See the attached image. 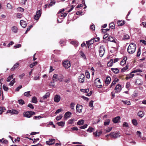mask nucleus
I'll return each mask as SVG.
<instances>
[{
    "label": "nucleus",
    "mask_w": 146,
    "mask_h": 146,
    "mask_svg": "<svg viewBox=\"0 0 146 146\" xmlns=\"http://www.w3.org/2000/svg\"><path fill=\"white\" fill-rule=\"evenodd\" d=\"M136 48V45L135 44L131 43L128 47L127 52L130 54H132L135 52Z\"/></svg>",
    "instance_id": "f257e3e1"
},
{
    "label": "nucleus",
    "mask_w": 146,
    "mask_h": 146,
    "mask_svg": "<svg viewBox=\"0 0 146 146\" xmlns=\"http://www.w3.org/2000/svg\"><path fill=\"white\" fill-rule=\"evenodd\" d=\"M64 11V9L62 10H60L58 13V19L57 21L59 23H61L63 21L64 18V13H63Z\"/></svg>",
    "instance_id": "f03ea898"
},
{
    "label": "nucleus",
    "mask_w": 146,
    "mask_h": 146,
    "mask_svg": "<svg viewBox=\"0 0 146 146\" xmlns=\"http://www.w3.org/2000/svg\"><path fill=\"white\" fill-rule=\"evenodd\" d=\"M35 114V113L32 111H28L24 112L23 114V116L24 117L30 118L32 117V115Z\"/></svg>",
    "instance_id": "7ed1b4c3"
},
{
    "label": "nucleus",
    "mask_w": 146,
    "mask_h": 146,
    "mask_svg": "<svg viewBox=\"0 0 146 146\" xmlns=\"http://www.w3.org/2000/svg\"><path fill=\"white\" fill-rule=\"evenodd\" d=\"M119 133H114V132H112L108 135H106V136L107 137L110 135V137L113 138H116L120 136L119 135Z\"/></svg>",
    "instance_id": "20e7f679"
},
{
    "label": "nucleus",
    "mask_w": 146,
    "mask_h": 146,
    "mask_svg": "<svg viewBox=\"0 0 146 146\" xmlns=\"http://www.w3.org/2000/svg\"><path fill=\"white\" fill-rule=\"evenodd\" d=\"M42 13L41 10H39L36 12V14L35 15L34 19L36 20H38L41 15Z\"/></svg>",
    "instance_id": "39448f33"
},
{
    "label": "nucleus",
    "mask_w": 146,
    "mask_h": 146,
    "mask_svg": "<svg viewBox=\"0 0 146 146\" xmlns=\"http://www.w3.org/2000/svg\"><path fill=\"white\" fill-rule=\"evenodd\" d=\"M105 49L104 47L102 46H100L99 50V53L100 56L101 57L103 56L105 53Z\"/></svg>",
    "instance_id": "423d86ee"
},
{
    "label": "nucleus",
    "mask_w": 146,
    "mask_h": 146,
    "mask_svg": "<svg viewBox=\"0 0 146 146\" xmlns=\"http://www.w3.org/2000/svg\"><path fill=\"white\" fill-rule=\"evenodd\" d=\"M95 84L96 86L98 88H100L102 87L101 84L100 80L98 78H97L95 80Z\"/></svg>",
    "instance_id": "0eeeda50"
},
{
    "label": "nucleus",
    "mask_w": 146,
    "mask_h": 146,
    "mask_svg": "<svg viewBox=\"0 0 146 146\" xmlns=\"http://www.w3.org/2000/svg\"><path fill=\"white\" fill-rule=\"evenodd\" d=\"M85 76L84 74H81L78 77V81L81 83H82L84 82L85 80Z\"/></svg>",
    "instance_id": "6e6552de"
},
{
    "label": "nucleus",
    "mask_w": 146,
    "mask_h": 146,
    "mask_svg": "<svg viewBox=\"0 0 146 146\" xmlns=\"http://www.w3.org/2000/svg\"><path fill=\"white\" fill-rule=\"evenodd\" d=\"M72 115V113L70 111H67L64 114V120L70 118Z\"/></svg>",
    "instance_id": "1a4fd4ad"
},
{
    "label": "nucleus",
    "mask_w": 146,
    "mask_h": 146,
    "mask_svg": "<svg viewBox=\"0 0 146 146\" xmlns=\"http://www.w3.org/2000/svg\"><path fill=\"white\" fill-rule=\"evenodd\" d=\"M76 112L77 113H80L82 112V106L79 104H77L76 107Z\"/></svg>",
    "instance_id": "9d476101"
},
{
    "label": "nucleus",
    "mask_w": 146,
    "mask_h": 146,
    "mask_svg": "<svg viewBox=\"0 0 146 146\" xmlns=\"http://www.w3.org/2000/svg\"><path fill=\"white\" fill-rule=\"evenodd\" d=\"M121 90V86L120 84H118L116 86L115 88V92L118 93L120 92Z\"/></svg>",
    "instance_id": "9b49d317"
},
{
    "label": "nucleus",
    "mask_w": 146,
    "mask_h": 146,
    "mask_svg": "<svg viewBox=\"0 0 146 146\" xmlns=\"http://www.w3.org/2000/svg\"><path fill=\"white\" fill-rule=\"evenodd\" d=\"M71 66V64L68 60L64 61V68L68 69Z\"/></svg>",
    "instance_id": "f8f14e48"
},
{
    "label": "nucleus",
    "mask_w": 146,
    "mask_h": 146,
    "mask_svg": "<svg viewBox=\"0 0 146 146\" xmlns=\"http://www.w3.org/2000/svg\"><path fill=\"white\" fill-rule=\"evenodd\" d=\"M120 119V117L118 116L116 117L113 118L112 119V121L114 123H117L119 121Z\"/></svg>",
    "instance_id": "ddd939ff"
},
{
    "label": "nucleus",
    "mask_w": 146,
    "mask_h": 146,
    "mask_svg": "<svg viewBox=\"0 0 146 146\" xmlns=\"http://www.w3.org/2000/svg\"><path fill=\"white\" fill-rule=\"evenodd\" d=\"M60 96L56 95L54 97V100L56 102H58L60 101Z\"/></svg>",
    "instance_id": "4468645a"
},
{
    "label": "nucleus",
    "mask_w": 146,
    "mask_h": 146,
    "mask_svg": "<svg viewBox=\"0 0 146 146\" xmlns=\"http://www.w3.org/2000/svg\"><path fill=\"white\" fill-rule=\"evenodd\" d=\"M20 24L21 26L23 28H25L27 26L26 22L23 20H21L20 21Z\"/></svg>",
    "instance_id": "2eb2a0df"
},
{
    "label": "nucleus",
    "mask_w": 146,
    "mask_h": 146,
    "mask_svg": "<svg viewBox=\"0 0 146 146\" xmlns=\"http://www.w3.org/2000/svg\"><path fill=\"white\" fill-rule=\"evenodd\" d=\"M19 63H16L11 69V71H13L15 69L17 68L19 66Z\"/></svg>",
    "instance_id": "dca6fc26"
},
{
    "label": "nucleus",
    "mask_w": 146,
    "mask_h": 146,
    "mask_svg": "<svg viewBox=\"0 0 146 146\" xmlns=\"http://www.w3.org/2000/svg\"><path fill=\"white\" fill-rule=\"evenodd\" d=\"M7 112L11 113L12 114H17L19 113L18 111L15 110H9Z\"/></svg>",
    "instance_id": "f3484780"
},
{
    "label": "nucleus",
    "mask_w": 146,
    "mask_h": 146,
    "mask_svg": "<svg viewBox=\"0 0 146 146\" xmlns=\"http://www.w3.org/2000/svg\"><path fill=\"white\" fill-rule=\"evenodd\" d=\"M127 59V58L125 57L123 58L122 60L120 62V64L121 65H124L126 63V60Z\"/></svg>",
    "instance_id": "a211bd4d"
},
{
    "label": "nucleus",
    "mask_w": 146,
    "mask_h": 146,
    "mask_svg": "<svg viewBox=\"0 0 146 146\" xmlns=\"http://www.w3.org/2000/svg\"><path fill=\"white\" fill-rule=\"evenodd\" d=\"M11 30L14 33H17L18 32L17 28L15 26H14L12 27Z\"/></svg>",
    "instance_id": "6ab92c4d"
},
{
    "label": "nucleus",
    "mask_w": 146,
    "mask_h": 146,
    "mask_svg": "<svg viewBox=\"0 0 146 146\" xmlns=\"http://www.w3.org/2000/svg\"><path fill=\"white\" fill-rule=\"evenodd\" d=\"M111 71L115 74L118 73L119 72V70L117 68H111Z\"/></svg>",
    "instance_id": "aec40b11"
},
{
    "label": "nucleus",
    "mask_w": 146,
    "mask_h": 146,
    "mask_svg": "<svg viewBox=\"0 0 146 146\" xmlns=\"http://www.w3.org/2000/svg\"><path fill=\"white\" fill-rule=\"evenodd\" d=\"M125 22L123 21H118L117 22V24L118 26H122L125 24Z\"/></svg>",
    "instance_id": "412c9836"
},
{
    "label": "nucleus",
    "mask_w": 146,
    "mask_h": 146,
    "mask_svg": "<svg viewBox=\"0 0 146 146\" xmlns=\"http://www.w3.org/2000/svg\"><path fill=\"white\" fill-rule=\"evenodd\" d=\"M50 95V93L49 92H47L46 93L45 95L43 96L42 98L43 100H45V99H47L48 97H49Z\"/></svg>",
    "instance_id": "4be33fe9"
},
{
    "label": "nucleus",
    "mask_w": 146,
    "mask_h": 146,
    "mask_svg": "<svg viewBox=\"0 0 146 146\" xmlns=\"http://www.w3.org/2000/svg\"><path fill=\"white\" fill-rule=\"evenodd\" d=\"M111 80V78L109 76L107 77L105 81V83L106 84H109Z\"/></svg>",
    "instance_id": "5701e85b"
},
{
    "label": "nucleus",
    "mask_w": 146,
    "mask_h": 146,
    "mask_svg": "<svg viewBox=\"0 0 146 146\" xmlns=\"http://www.w3.org/2000/svg\"><path fill=\"white\" fill-rule=\"evenodd\" d=\"M108 41L116 43L115 40L114 39V38L111 36H109L108 37Z\"/></svg>",
    "instance_id": "b1692460"
},
{
    "label": "nucleus",
    "mask_w": 146,
    "mask_h": 146,
    "mask_svg": "<svg viewBox=\"0 0 146 146\" xmlns=\"http://www.w3.org/2000/svg\"><path fill=\"white\" fill-rule=\"evenodd\" d=\"M144 114L143 112L142 111H139L137 114L141 118L143 116Z\"/></svg>",
    "instance_id": "393cba45"
},
{
    "label": "nucleus",
    "mask_w": 146,
    "mask_h": 146,
    "mask_svg": "<svg viewBox=\"0 0 146 146\" xmlns=\"http://www.w3.org/2000/svg\"><path fill=\"white\" fill-rule=\"evenodd\" d=\"M94 42V40L91 39L88 41H87L86 42V43L87 45H90L91 44H93Z\"/></svg>",
    "instance_id": "a878e982"
},
{
    "label": "nucleus",
    "mask_w": 146,
    "mask_h": 146,
    "mask_svg": "<svg viewBox=\"0 0 146 146\" xmlns=\"http://www.w3.org/2000/svg\"><path fill=\"white\" fill-rule=\"evenodd\" d=\"M135 84L137 85H141L142 84V82L141 80L140 79H137L135 82Z\"/></svg>",
    "instance_id": "bb28decb"
},
{
    "label": "nucleus",
    "mask_w": 146,
    "mask_h": 146,
    "mask_svg": "<svg viewBox=\"0 0 146 146\" xmlns=\"http://www.w3.org/2000/svg\"><path fill=\"white\" fill-rule=\"evenodd\" d=\"M113 60L111 59L110 61L109 62L107 63V65L109 67H111L113 65Z\"/></svg>",
    "instance_id": "cd10ccee"
},
{
    "label": "nucleus",
    "mask_w": 146,
    "mask_h": 146,
    "mask_svg": "<svg viewBox=\"0 0 146 146\" xmlns=\"http://www.w3.org/2000/svg\"><path fill=\"white\" fill-rule=\"evenodd\" d=\"M110 119H107L104 122V125L105 126L108 125L110 123Z\"/></svg>",
    "instance_id": "c85d7f7f"
},
{
    "label": "nucleus",
    "mask_w": 146,
    "mask_h": 146,
    "mask_svg": "<svg viewBox=\"0 0 146 146\" xmlns=\"http://www.w3.org/2000/svg\"><path fill=\"white\" fill-rule=\"evenodd\" d=\"M101 133V132H99L97 133V132H94L93 133V135L94 136L97 137H99Z\"/></svg>",
    "instance_id": "c756f323"
},
{
    "label": "nucleus",
    "mask_w": 146,
    "mask_h": 146,
    "mask_svg": "<svg viewBox=\"0 0 146 146\" xmlns=\"http://www.w3.org/2000/svg\"><path fill=\"white\" fill-rule=\"evenodd\" d=\"M132 123L134 125L136 126L138 124L137 121L135 119H133L132 120Z\"/></svg>",
    "instance_id": "7c9ffc66"
},
{
    "label": "nucleus",
    "mask_w": 146,
    "mask_h": 146,
    "mask_svg": "<svg viewBox=\"0 0 146 146\" xmlns=\"http://www.w3.org/2000/svg\"><path fill=\"white\" fill-rule=\"evenodd\" d=\"M80 55L84 59H86V56H85V54L82 51H80Z\"/></svg>",
    "instance_id": "2f4dec72"
},
{
    "label": "nucleus",
    "mask_w": 146,
    "mask_h": 146,
    "mask_svg": "<svg viewBox=\"0 0 146 146\" xmlns=\"http://www.w3.org/2000/svg\"><path fill=\"white\" fill-rule=\"evenodd\" d=\"M58 78V75L56 74H54L53 76L52 79L54 81L55 80H57Z\"/></svg>",
    "instance_id": "473e14b6"
},
{
    "label": "nucleus",
    "mask_w": 146,
    "mask_h": 146,
    "mask_svg": "<svg viewBox=\"0 0 146 146\" xmlns=\"http://www.w3.org/2000/svg\"><path fill=\"white\" fill-rule=\"evenodd\" d=\"M75 121V119H72L69 120L68 121V124H72Z\"/></svg>",
    "instance_id": "72a5a7b5"
},
{
    "label": "nucleus",
    "mask_w": 146,
    "mask_h": 146,
    "mask_svg": "<svg viewBox=\"0 0 146 146\" xmlns=\"http://www.w3.org/2000/svg\"><path fill=\"white\" fill-rule=\"evenodd\" d=\"M56 3V1L53 0V1H51L50 3L48 5V7L49 8L50 7L52 6L53 5H54Z\"/></svg>",
    "instance_id": "f704fd0d"
},
{
    "label": "nucleus",
    "mask_w": 146,
    "mask_h": 146,
    "mask_svg": "<svg viewBox=\"0 0 146 146\" xmlns=\"http://www.w3.org/2000/svg\"><path fill=\"white\" fill-rule=\"evenodd\" d=\"M32 102L35 104L37 102L36 98L35 97H33L32 98Z\"/></svg>",
    "instance_id": "c9c22d12"
},
{
    "label": "nucleus",
    "mask_w": 146,
    "mask_h": 146,
    "mask_svg": "<svg viewBox=\"0 0 146 146\" xmlns=\"http://www.w3.org/2000/svg\"><path fill=\"white\" fill-rule=\"evenodd\" d=\"M119 80L118 79H115L113 81L111 84V85L110 86V88H111V87L114 85L115 84H116V83L118 82Z\"/></svg>",
    "instance_id": "e433bc0d"
},
{
    "label": "nucleus",
    "mask_w": 146,
    "mask_h": 146,
    "mask_svg": "<svg viewBox=\"0 0 146 146\" xmlns=\"http://www.w3.org/2000/svg\"><path fill=\"white\" fill-rule=\"evenodd\" d=\"M37 64V62H34L33 63L31 64L30 65V67L31 68H32L35 65H36Z\"/></svg>",
    "instance_id": "4c0bfd02"
},
{
    "label": "nucleus",
    "mask_w": 146,
    "mask_h": 146,
    "mask_svg": "<svg viewBox=\"0 0 146 146\" xmlns=\"http://www.w3.org/2000/svg\"><path fill=\"white\" fill-rule=\"evenodd\" d=\"M13 74L9 76L7 79V82H10L11 80L13 78Z\"/></svg>",
    "instance_id": "58836bf2"
},
{
    "label": "nucleus",
    "mask_w": 146,
    "mask_h": 146,
    "mask_svg": "<svg viewBox=\"0 0 146 146\" xmlns=\"http://www.w3.org/2000/svg\"><path fill=\"white\" fill-rule=\"evenodd\" d=\"M129 37L127 34H125L123 35V39L124 40H126L129 39Z\"/></svg>",
    "instance_id": "ea45409f"
},
{
    "label": "nucleus",
    "mask_w": 146,
    "mask_h": 146,
    "mask_svg": "<svg viewBox=\"0 0 146 146\" xmlns=\"http://www.w3.org/2000/svg\"><path fill=\"white\" fill-rule=\"evenodd\" d=\"M30 91H28L25 92L24 94V96L27 97L30 96L31 95L30 94Z\"/></svg>",
    "instance_id": "a19ab883"
},
{
    "label": "nucleus",
    "mask_w": 146,
    "mask_h": 146,
    "mask_svg": "<svg viewBox=\"0 0 146 146\" xmlns=\"http://www.w3.org/2000/svg\"><path fill=\"white\" fill-rule=\"evenodd\" d=\"M128 66L127 65L126 66L123 68L121 69V71L122 72H125L126 71V70L128 69Z\"/></svg>",
    "instance_id": "79ce46f5"
},
{
    "label": "nucleus",
    "mask_w": 146,
    "mask_h": 146,
    "mask_svg": "<svg viewBox=\"0 0 146 146\" xmlns=\"http://www.w3.org/2000/svg\"><path fill=\"white\" fill-rule=\"evenodd\" d=\"M71 44L74 45L76 47L78 45V42L76 41H72L71 42Z\"/></svg>",
    "instance_id": "37998d69"
},
{
    "label": "nucleus",
    "mask_w": 146,
    "mask_h": 146,
    "mask_svg": "<svg viewBox=\"0 0 146 146\" xmlns=\"http://www.w3.org/2000/svg\"><path fill=\"white\" fill-rule=\"evenodd\" d=\"M110 28L113 29H115V25L113 23H111L110 24Z\"/></svg>",
    "instance_id": "c03bdc74"
},
{
    "label": "nucleus",
    "mask_w": 146,
    "mask_h": 146,
    "mask_svg": "<svg viewBox=\"0 0 146 146\" xmlns=\"http://www.w3.org/2000/svg\"><path fill=\"white\" fill-rule=\"evenodd\" d=\"M15 82V79L14 78L13 79V80H12L10 82V83L9 84V85H10V86H12L13 85L14 83Z\"/></svg>",
    "instance_id": "a18cd8bd"
},
{
    "label": "nucleus",
    "mask_w": 146,
    "mask_h": 146,
    "mask_svg": "<svg viewBox=\"0 0 146 146\" xmlns=\"http://www.w3.org/2000/svg\"><path fill=\"white\" fill-rule=\"evenodd\" d=\"M85 74L86 78H90V74L89 72L88 71H86L85 72Z\"/></svg>",
    "instance_id": "49530a36"
},
{
    "label": "nucleus",
    "mask_w": 146,
    "mask_h": 146,
    "mask_svg": "<svg viewBox=\"0 0 146 146\" xmlns=\"http://www.w3.org/2000/svg\"><path fill=\"white\" fill-rule=\"evenodd\" d=\"M75 105V104L73 102H72L70 104V108L74 110V107Z\"/></svg>",
    "instance_id": "de8ad7c7"
},
{
    "label": "nucleus",
    "mask_w": 146,
    "mask_h": 146,
    "mask_svg": "<svg viewBox=\"0 0 146 146\" xmlns=\"http://www.w3.org/2000/svg\"><path fill=\"white\" fill-rule=\"evenodd\" d=\"M18 102L21 105H23L25 103L24 101L22 99H20L19 100H18Z\"/></svg>",
    "instance_id": "09e8293b"
},
{
    "label": "nucleus",
    "mask_w": 146,
    "mask_h": 146,
    "mask_svg": "<svg viewBox=\"0 0 146 146\" xmlns=\"http://www.w3.org/2000/svg\"><path fill=\"white\" fill-rule=\"evenodd\" d=\"M125 104H127V105H130L131 103L129 101H124L122 100V101Z\"/></svg>",
    "instance_id": "8fccbe9b"
},
{
    "label": "nucleus",
    "mask_w": 146,
    "mask_h": 146,
    "mask_svg": "<svg viewBox=\"0 0 146 146\" xmlns=\"http://www.w3.org/2000/svg\"><path fill=\"white\" fill-rule=\"evenodd\" d=\"M84 122V121L83 120H80L78 121L77 122V124L79 125H81Z\"/></svg>",
    "instance_id": "3c124183"
},
{
    "label": "nucleus",
    "mask_w": 146,
    "mask_h": 146,
    "mask_svg": "<svg viewBox=\"0 0 146 146\" xmlns=\"http://www.w3.org/2000/svg\"><path fill=\"white\" fill-rule=\"evenodd\" d=\"M63 110V109L61 108L59 109L56 110L55 113L56 114H57L59 113L60 112L62 111Z\"/></svg>",
    "instance_id": "603ef678"
},
{
    "label": "nucleus",
    "mask_w": 146,
    "mask_h": 146,
    "mask_svg": "<svg viewBox=\"0 0 146 146\" xmlns=\"http://www.w3.org/2000/svg\"><path fill=\"white\" fill-rule=\"evenodd\" d=\"M81 91L87 93L89 92L88 89H81Z\"/></svg>",
    "instance_id": "864d4df0"
},
{
    "label": "nucleus",
    "mask_w": 146,
    "mask_h": 146,
    "mask_svg": "<svg viewBox=\"0 0 146 146\" xmlns=\"http://www.w3.org/2000/svg\"><path fill=\"white\" fill-rule=\"evenodd\" d=\"M5 110V109L3 107H0V114H2V113L4 111V110Z\"/></svg>",
    "instance_id": "5fc2aeb1"
},
{
    "label": "nucleus",
    "mask_w": 146,
    "mask_h": 146,
    "mask_svg": "<svg viewBox=\"0 0 146 146\" xmlns=\"http://www.w3.org/2000/svg\"><path fill=\"white\" fill-rule=\"evenodd\" d=\"M40 77L39 76H35L33 78V80H39Z\"/></svg>",
    "instance_id": "6e6d98bb"
},
{
    "label": "nucleus",
    "mask_w": 146,
    "mask_h": 146,
    "mask_svg": "<svg viewBox=\"0 0 146 146\" xmlns=\"http://www.w3.org/2000/svg\"><path fill=\"white\" fill-rule=\"evenodd\" d=\"M7 8L10 9H12L13 8L12 6L9 3H8L7 5Z\"/></svg>",
    "instance_id": "4d7b16f0"
},
{
    "label": "nucleus",
    "mask_w": 146,
    "mask_h": 146,
    "mask_svg": "<svg viewBox=\"0 0 146 146\" xmlns=\"http://www.w3.org/2000/svg\"><path fill=\"white\" fill-rule=\"evenodd\" d=\"M141 54V50L140 48H139L137 50V56H139Z\"/></svg>",
    "instance_id": "13d9d810"
},
{
    "label": "nucleus",
    "mask_w": 146,
    "mask_h": 146,
    "mask_svg": "<svg viewBox=\"0 0 146 146\" xmlns=\"http://www.w3.org/2000/svg\"><path fill=\"white\" fill-rule=\"evenodd\" d=\"M142 72V71L140 69H136L134 70L133 71V72L136 73V72Z\"/></svg>",
    "instance_id": "bf43d9fd"
},
{
    "label": "nucleus",
    "mask_w": 146,
    "mask_h": 146,
    "mask_svg": "<svg viewBox=\"0 0 146 146\" xmlns=\"http://www.w3.org/2000/svg\"><path fill=\"white\" fill-rule=\"evenodd\" d=\"M62 116V115H59L58 116L56 117V120L57 121H58L61 119Z\"/></svg>",
    "instance_id": "052dcab7"
},
{
    "label": "nucleus",
    "mask_w": 146,
    "mask_h": 146,
    "mask_svg": "<svg viewBox=\"0 0 146 146\" xmlns=\"http://www.w3.org/2000/svg\"><path fill=\"white\" fill-rule=\"evenodd\" d=\"M33 118L34 119H39L42 118V117L40 116H34Z\"/></svg>",
    "instance_id": "680f3d73"
},
{
    "label": "nucleus",
    "mask_w": 146,
    "mask_h": 146,
    "mask_svg": "<svg viewBox=\"0 0 146 146\" xmlns=\"http://www.w3.org/2000/svg\"><path fill=\"white\" fill-rule=\"evenodd\" d=\"M93 101H90L89 103V106L90 107H93Z\"/></svg>",
    "instance_id": "e2e57ef3"
},
{
    "label": "nucleus",
    "mask_w": 146,
    "mask_h": 146,
    "mask_svg": "<svg viewBox=\"0 0 146 146\" xmlns=\"http://www.w3.org/2000/svg\"><path fill=\"white\" fill-rule=\"evenodd\" d=\"M59 126H63L64 125V122L63 121H61L58 122L57 123Z\"/></svg>",
    "instance_id": "0e129e2a"
},
{
    "label": "nucleus",
    "mask_w": 146,
    "mask_h": 146,
    "mask_svg": "<svg viewBox=\"0 0 146 146\" xmlns=\"http://www.w3.org/2000/svg\"><path fill=\"white\" fill-rule=\"evenodd\" d=\"M55 140L54 139H49V141L52 143V144H54L55 143Z\"/></svg>",
    "instance_id": "69168bd1"
},
{
    "label": "nucleus",
    "mask_w": 146,
    "mask_h": 146,
    "mask_svg": "<svg viewBox=\"0 0 146 146\" xmlns=\"http://www.w3.org/2000/svg\"><path fill=\"white\" fill-rule=\"evenodd\" d=\"M28 107L31 109H33L34 108L33 106L31 104H29L28 105Z\"/></svg>",
    "instance_id": "338daca9"
},
{
    "label": "nucleus",
    "mask_w": 146,
    "mask_h": 146,
    "mask_svg": "<svg viewBox=\"0 0 146 146\" xmlns=\"http://www.w3.org/2000/svg\"><path fill=\"white\" fill-rule=\"evenodd\" d=\"M95 26L94 25H92L90 26V29L92 31L95 30Z\"/></svg>",
    "instance_id": "774afa93"
}]
</instances>
